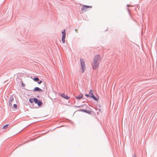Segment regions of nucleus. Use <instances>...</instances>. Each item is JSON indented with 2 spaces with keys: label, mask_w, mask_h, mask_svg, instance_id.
Listing matches in <instances>:
<instances>
[{
  "label": "nucleus",
  "mask_w": 157,
  "mask_h": 157,
  "mask_svg": "<svg viewBox=\"0 0 157 157\" xmlns=\"http://www.w3.org/2000/svg\"><path fill=\"white\" fill-rule=\"evenodd\" d=\"M93 90H90L89 93V97L91 98H93L95 100L98 101L99 99L95 97V96H94L93 94Z\"/></svg>",
  "instance_id": "7ed1b4c3"
},
{
  "label": "nucleus",
  "mask_w": 157,
  "mask_h": 157,
  "mask_svg": "<svg viewBox=\"0 0 157 157\" xmlns=\"http://www.w3.org/2000/svg\"><path fill=\"white\" fill-rule=\"evenodd\" d=\"M62 40L63 43H65V38L66 37L65 30H64L62 32Z\"/></svg>",
  "instance_id": "0eeeda50"
},
{
  "label": "nucleus",
  "mask_w": 157,
  "mask_h": 157,
  "mask_svg": "<svg viewBox=\"0 0 157 157\" xmlns=\"http://www.w3.org/2000/svg\"><path fill=\"white\" fill-rule=\"evenodd\" d=\"M36 98H30L29 99V101L31 103H33V102H36Z\"/></svg>",
  "instance_id": "9b49d317"
},
{
  "label": "nucleus",
  "mask_w": 157,
  "mask_h": 157,
  "mask_svg": "<svg viewBox=\"0 0 157 157\" xmlns=\"http://www.w3.org/2000/svg\"><path fill=\"white\" fill-rule=\"evenodd\" d=\"M61 96H62L63 98H65V99H68L69 98H69V97H68L67 95H65V94H62L61 95Z\"/></svg>",
  "instance_id": "f8f14e48"
},
{
  "label": "nucleus",
  "mask_w": 157,
  "mask_h": 157,
  "mask_svg": "<svg viewBox=\"0 0 157 157\" xmlns=\"http://www.w3.org/2000/svg\"><path fill=\"white\" fill-rule=\"evenodd\" d=\"M33 80L35 81H38L39 80V78H38L36 77V78H34L33 79Z\"/></svg>",
  "instance_id": "4468645a"
},
{
  "label": "nucleus",
  "mask_w": 157,
  "mask_h": 157,
  "mask_svg": "<svg viewBox=\"0 0 157 157\" xmlns=\"http://www.w3.org/2000/svg\"><path fill=\"white\" fill-rule=\"evenodd\" d=\"M81 111H83V112H87L86 111V110H85L83 109V110H82Z\"/></svg>",
  "instance_id": "a211bd4d"
},
{
  "label": "nucleus",
  "mask_w": 157,
  "mask_h": 157,
  "mask_svg": "<svg viewBox=\"0 0 157 157\" xmlns=\"http://www.w3.org/2000/svg\"><path fill=\"white\" fill-rule=\"evenodd\" d=\"M21 86L23 87H24L25 86V84H24L23 82H22L21 83Z\"/></svg>",
  "instance_id": "dca6fc26"
},
{
  "label": "nucleus",
  "mask_w": 157,
  "mask_h": 157,
  "mask_svg": "<svg viewBox=\"0 0 157 157\" xmlns=\"http://www.w3.org/2000/svg\"><path fill=\"white\" fill-rule=\"evenodd\" d=\"M42 82V81H40L39 82H38V84H40Z\"/></svg>",
  "instance_id": "6ab92c4d"
},
{
  "label": "nucleus",
  "mask_w": 157,
  "mask_h": 157,
  "mask_svg": "<svg viewBox=\"0 0 157 157\" xmlns=\"http://www.w3.org/2000/svg\"><path fill=\"white\" fill-rule=\"evenodd\" d=\"M99 66V63H96L93 62L92 64V68L94 70L97 69L98 68Z\"/></svg>",
  "instance_id": "20e7f679"
},
{
  "label": "nucleus",
  "mask_w": 157,
  "mask_h": 157,
  "mask_svg": "<svg viewBox=\"0 0 157 157\" xmlns=\"http://www.w3.org/2000/svg\"><path fill=\"white\" fill-rule=\"evenodd\" d=\"M133 157H136V156H134Z\"/></svg>",
  "instance_id": "412c9836"
},
{
  "label": "nucleus",
  "mask_w": 157,
  "mask_h": 157,
  "mask_svg": "<svg viewBox=\"0 0 157 157\" xmlns=\"http://www.w3.org/2000/svg\"><path fill=\"white\" fill-rule=\"evenodd\" d=\"M75 31L76 32H77V29H76Z\"/></svg>",
  "instance_id": "aec40b11"
},
{
  "label": "nucleus",
  "mask_w": 157,
  "mask_h": 157,
  "mask_svg": "<svg viewBox=\"0 0 157 157\" xmlns=\"http://www.w3.org/2000/svg\"><path fill=\"white\" fill-rule=\"evenodd\" d=\"M85 96H86L87 97H89V95H88V94H85Z\"/></svg>",
  "instance_id": "f3484780"
},
{
  "label": "nucleus",
  "mask_w": 157,
  "mask_h": 157,
  "mask_svg": "<svg viewBox=\"0 0 157 157\" xmlns=\"http://www.w3.org/2000/svg\"><path fill=\"white\" fill-rule=\"evenodd\" d=\"M92 6H87L84 5L82 7L81 9V11L82 12H84L86 11H87V9L88 8H91Z\"/></svg>",
  "instance_id": "423d86ee"
},
{
  "label": "nucleus",
  "mask_w": 157,
  "mask_h": 157,
  "mask_svg": "<svg viewBox=\"0 0 157 157\" xmlns=\"http://www.w3.org/2000/svg\"><path fill=\"white\" fill-rule=\"evenodd\" d=\"M36 99L37 100L36 101V102H34L36 104H37V105L39 106H41L42 105V102L40 101V100H38L36 98Z\"/></svg>",
  "instance_id": "6e6552de"
},
{
  "label": "nucleus",
  "mask_w": 157,
  "mask_h": 157,
  "mask_svg": "<svg viewBox=\"0 0 157 157\" xmlns=\"http://www.w3.org/2000/svg\"><path fill=\"white\" fill-rule=\"evenodd\" d=\"M33 91H38L40 92H43V91L42 89H40L38 87H35L33 89Z\"/></svg>",
  "instance_id": "1a4fd4ad"
},
{
  "label": "nucleus",
  "mask_w": 157,
  "mask_h": 157,
  "mask_svg": "<svg viewBox=\"0 0 157 157\" xmlns=\"http://www.w3.org/2000/svg\"><path fill=\"white\" fill-rule=\"evenodd\" d=\"M9 126V124H6V125H4L3 127V129H6Z\"/></svg>",
  "instance_id": "ddd939ff"
},
{
  "label": "nucleus",
  "mask_w": 157,
  "mask_h": 157,
  "mask_svg": "<svg viewBox=\"0 0 157 157\" xmlns=\"http://www.w3.org/2000/svg\"><path fill=\"white\" fill-rule=\"evenodd\" d=\"M8 102L10 107H12V104L14 103V99L13 97H10Z\"/></svg>",
  "instance_id": "39448f33"
},
{
  "label": "nucleus",
  "mask_w": 157,
  "mask_h": 157,
  "mask_svg": "<svg viewBox=\"0 0 157 157\" xmlns=\"http://www.w3.org/2000/svg\"><path fill=\"white\" fill-rule=\"evenodd\" d=\"M83 97V95L82 94H80L78 96H76L75 98L79 100L81 99Z\"/></svg>",
  "instance_id": "9d476101"
},
{
  "label": "nucleus",
  "mask_w": 157,
  "mask_h": 157,
  "mask_svg": "<svg viewBox=\"0 0 157 157\" xmlns=\"http://www.w3.org/2000/svg\"><path fill=\"white\" fill-rule=\"evenodd\" d=\"M80 63L82 73H83L86 69L85 64L83 59H80Z\"/></svg>",
  "instance_id": "f257e3e1"
},
{
  "label": "nucleus",
  "mask_w": 157,
  "mask_h": 157,
  "mask_svg": "<svg viewBox=\"0 0 157 157\" xmlns=\"http://www.w3.org/2000/svg\"><path fill=\"white\" fill-rule=\"evenodd\" d=\"M101 59V58L100 56L99 55H96L94 57L93 62L99 63Z\"/></svg>",
  "instance_id": "f03ea898"
},
{
  "label": "nucleus",
  "mask_w": 157,
  "mask_h": 157,
  "mask_svg": "<svg viewBox=\"0 0 157 157\" xmlns=\"http://www.w3.org/2000/svg\"><path fill=\"white\" fill-rule=\"evenodd\" d=\"M13 107L14 108H17V105L15 104H13Z\"/></svg>",
  "instance_id": "2eb2a0df"
}]
</instances>
